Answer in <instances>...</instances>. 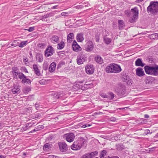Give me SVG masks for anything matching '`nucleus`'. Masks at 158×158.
<instances>
[{
  "instance_id": "680f3d73",
  "label": "nucleus",
  "mask_w": 158,
  "mask_h": 158,
  "mask_svg": "<svg viewBox=\"0 0 158 158\" xmlns=\"http://www.w3.org/2000/svg\"><path fill=\"white\" fill-rule=\"evenodd\" d=\"M150 132V131L149 130L147 129L144 132V134H145L146 135L149 133Z\"/></svg>"
},
{
  "instance_id": "a18cd8bd",
  "label": "nucleus",
  "mask_w": 158,
  "mask_h": 158,
  "mask_svg": "<svg viewBox=\"0 0 158 158\" xmlns=\"http://www.w3.org/2000/svg\"><path fill=\"white\" fill-rule=\"evenodd\" d=\"M46 18L50 17H52L53 15V13H49L44 15Z\"/></svg>"
},
{
  "instance_id": "a211bd4d",
  "label": "nucleus",
  "mask_w": 158,
  "mask_h": 158,
  "mask_svg": "<svg viewBox=\"0 0 158 158\" xmlns=\"http://www.w3.org/2000/svg\"><path fill=\"white\" fill-rule=\"evenodd\" d=\"M131 12L132 16L138 17L139 10L137 7H135L131 9Z\"/></svg>"
},
{
  "instance_id": "f03ea898",
  "label": "nucleus",
  "mask_w": 158,
  "mask_h": 158,
  "mask_svg": "<svg viewBox=\"0 0 158 158\" xmlns=\"http://www.w3.org/2000/svg\"><path fill=\"white\" fill-rule=\"evenodd\" d=\"M147 10L153 14H156L158 12V2H151L149 5L147 7Z\"/></svg>"
},
{
  "instance_id": "13d9d810",
  "label": "nucleus",
  "mask_w": 158,
  "mask_h": 158,
  "mask_svg": "<svg viewBox=\"0 0 158 158\" xmlns=\"http://www.w3.org/2000/svg\"><path fill=\"white\" fill-rule=\"evenodd\" d=\"M16 42V40H14V41H13L12 43L11 44V46H14L15 47L18 46V45L17 44H15Z\"/></svg>"
},
{
  "instance_id": "1a4fd4ad",
  "label": "nucleus",
  "mask_w": 158,
  "mask_h": 158,
  "mask_svg": "<svg viewBox=\"0 0 158 158\" xmlns=\"http://www.w3.org/2000/svg\"><path fill=\"white\" fill-rule=\"evenodd\" d=\"M94 66L92 64H87L85 66V71L88 74H93L94 72Z\"/></svg>"
},
{
  "instance_id": "de8ad7c7",
  "label": "nucleus",
  "mask_w": 158,
  "mask_h": 158,
  "mask_svg": "<svg viewBox=\"0 0 158 158\" xmlns=\"http://www.w3.org/2000/svg\"><path fill=\"white\" fill-rule=\"evenodd\" d=\"M32 125L31 124V123H28L24 127L26 128L27 130L28 129L32 127Z\"/></svg>"
},
{
  "instance_id": "4be33fe9",
  "label": "nucleus",
  "mask_w": 158,
  "mask_h": 158,
  "mask_svg": "<svg viewBox=\"0 0 158 158\" xmlns=\"http://www.w3.org/2000/svg\"><path fill=\"white\" fill-rule=\"evenodd\" d=\"M118 27L119 30H123L125 27L124 21L122 20H118Z\"/></svg>"
},
{
  "instance_id": "bb28decb",
  "label": "nucleus",
  "mask_w": 158,
  "mask_h": 158,
  "mask_svg": "<svg viewBox=\"0 0 158 158\" xmlns=\"http://www.w3.org/2000/svg\"><path fill=\"white\" fill-rule=\"evenodd\" d=\"M158 75V65H156L152 67V71L151 75L157 76Z\"/></svg>"
},
{
  "instance_id": "20e7f679",
  "label": "nucleus",
  "mask_w": 158,
  "mask_h": 158,
  "mask_svg": "<svg viewBox=\"0 0 158 158\" xmlns=\"http://www.w3.org/2000/svg\"><path fill=\"white\" fill-rule=\"evenodd\" d=\"M12 77L14 79H22L23 77H24V74L22 73L19 72V68L15 66L12 68L11 71Z\"/></svg>"
},
{
  "instance_id": "8fccbe9b",
  "label": "nucleus",
  "mask_w": 158,
  "mask_h": 158,
  "mask_svg": "<svg viewBox=\"0 0 158 158\" xmlns=\"http://www.w3.org/2000/svg\"><path fill=\"white\" fill-rule=\"evenodd\" d=\"M35 30V27H30L28 29H24L25 30H27L29 32H31Z\"/></svg>"
},
{
  "instance_id": "4d7b16f0",
  "label": "nucleus",
  "mask_w": 158,
  "mask_h": 158,
  "mask_svg": "<svg viewBox=\"0 0 158 158\" xmlns=\"http://www.w3.org/2000/svg\"><path fill=\"white\" fill-rule=\"evenodd\" d=\"M21 69H22L23 71H24L25 73H28V72L27 70V69L25 67H22L21 68Z\"/></svg>"
},
{
  "instance_id": "aec40b11",
  "label": "nucleus",
  "mask_w": 158,
  "mask_h": 158,
  "mask_svg": "<svg viewBox=\"0 0 158 158\" xmlns=\"http://www.w3.org/2000/svg\"><path fill=\"white\" fill-rule=\"evenodd\" d=\"M50 40L52 43L54 44H57L58 43L59 38L57 35H53L52 36Z\"/></svg>"
},
{
  "instance_id": "9b49d317",
  "label": "nucleus",
  "mask_w": 158,
  "mask_h": 158,
  "mask_svg": "<svg viewBox=\"0 0 158 158\" xmlns=\"http://www.w3.org/2000/svg\"><path fill=\"white\" fill-rule=\"evenodd\" d=\"M58 144L60 152H65L68 150V146L65 143L63 142H60L58 143Z\"/></svg>"
},
{
  "instance_id": "2eb2a0df",
  "label": "nucleus",
  "mask_w": 158,
  "mask_h": 158,
  "mask_svg": "<svg viewBox=\"0 0 158 158\" xmlns=\"http://www.w3.org/2000/svg\"><path fill=\"white\" fill-rule=\"evenodd\" d=\"M72 47L73 50L75 52H78L81 50V48L75 40H74L73 42Z\"/></svg>"
},
{
  "instance_id": "c85d7f7f",
  "label": "nucleus",
  "mask_w": 158,
  "mask_h": 158,
  "mask_svg": "<svg viewBox=\"0 0 158 158\" xmlns=\"http://www.w3.org/2000/svg\"><path fill=\"white\" fill-rule=\"evenodd\" d=\"M107 35H105L103 37L104 42L106 44H110L112 40L110 38L107 37Z\"/></svg>"
},
{
  "instance_id": "603ef678",
  "label": "nucleus",
  "mask_w": 158,
  "mask_h": 158,
  "mask_svg": "<svg viewBox=\"0 0 158 158\" xmlns=\"http://www.w3.org/2000/svg\"><path fill=\"white\" fill-rule=\"evenodd\" d=\"M62 94H57L55 96V98L56 99H57L61 98L62 97Z\"/></svg>"
},
{
  "instance_id": "393cba45",
  "label": "nucleus",
  "mask_w": 158,
  "mask_h": 158,
  "mask_svg": "<svg viewBox=\"0 0 158 158\" xmlns=\"http://www.w3.org/2000/svg\"><path fill=\"white\" fill-rule=\"evenodd\" d=\"M56 63L53 62L51 64L49 68V70L50 72L52 73L56 69Z\"/></svg>"
},
{
  "instance_id": "b1692460",
  "label": "nucleus",
  "mask_w": 158,
  "mask_h": 158,
  "mask_svg": "<svg viewBox=\"0 0 158 158\" xmlns=\"http://www.w3.org/2000/svg\"><path fill=\"white\" fill-rule=\"evenodd\" d=\"M36 60L39 62H42L43 60L42 54L37 53L36 55Z\"/></svg>"
},
{
  "instance_id": "0e129e2a",
  "label": "nucleus",
  "mask_w": 158,
  "mask_h": 158,
  "mask_svg": "<svg viewBox=\"0 0 158 158\" xmlns=\"http://www.w3.org/2000/svg\"><path fill=\"white\" fill-rule=\"evenodd\" d=\"M38 130H36L35 129H34L33 130L31 131H30L28 132V133H31L33 132H35L36 131H37Z\"/></svg>"
},
{
  "instance_id": "6e6552de",
  "label": "nucleus",
  "mask_w": 158,
  "mask_h": 158,
  "mask_svg": "<svg viewBox=\"0 0 158 158\" xmlns=\"http://www.w3.org/2000/svg\"><path fill=\"white\" fill-rule=\"evenodd\" d=\"M75 137L74 134L72 133L65 134L63 135V138L69 142H73L74 139Z\"/></svg>"
},
{
  "instance_id": "e2e57ef3",
  "label": "nucleus",
  "mask_w": 158,
  "mask_h": 158,
  "mask_svg": "<svg viewBox=\"0 0 158 158\" xmlns=\"http://www.w3.org/2000/svg\"><path fill=\"white\" fill-rule=\"evenodd\" d=\"M23 61L24 62H27L28 61V58L27 57H25L23 58Z\"/></svg>"
},
{
  "instance_id": "412c9836",
  "label": "nucleus",
  "mask_w": 158,
  "mask_h": 158,
  "mask_svg": "<svg viewBox=\"0 0 158 158\" xmlns=\"http://www.w3.org/2000/svg\"><path fill=\"white\" fill-rule=\"evenodd\" d=\"M22 78V80L21 81V82L23 84H31V80L28 78H27V77L24 74V77H23Z\"/></svg>"
},
{
  "instance_id": "864d4df0",
  "label": "nucleus",
  "mask_w": 158,
  "mask_h": 158,
  "mask_svg": "<svg viewBox=\"0 0 158 158\" xmlns=\"http://www.w3.org/2000/svg\"><path fill=\"white\" fill-rule=\"evenodd\" d=\"M65 52L64 51L60 52H59L58 55L60 56H63L64 55H65Z\"/></svg>"
},
{
  "instance_id": "0eeeda50",
  "label": "nucleus",
  "mask_w": 158,
  "mask_h": 158,
  "mask_svg": "<svg viewBox=\"0 0 158 158\" xmlns=\"http://www.w3.org/2000/svg\"><path fill=\"white\" fill-rule=\"evenodd\" d=\"M81 87L79 84H76L74 85L73 87L74 89L76 90L81 88V89L83 90H86L89 88H92L93 87V84L92 83H89L88 82H86L83 85H81Z\"/></svg>"
},
{
  "instance_id": "72a5a7b5",
  "label": "nucleus",
  "mask_w": 158,
  "mask_h": 158,
  "mask_svg": "<svg viewBox=\"0 0 158 158\" xmlns=\"http://www.w3.org/2000/svg\"><path fill=\"white\" fill-rule=\"evenodd\" d=\"M31 88L30 87H26L23 89V92L25 94H27L31 90Z\"/></svg>"
},
{
  "instance_id": "c03bdc74",
  "label": "nucleus",
  "mask_w": 158,
  "mask_h": 158,
  "mask_svg": "<svg viewBox=\"0 0 158 158\" xmlns=\"http://www.w3.org/2000/svg\"><path fill=\"white\" fill-rule=\"evenodd\" d=\"M47 82L45 80L42 79L39 81V83L41 85H45L46 84Z\"/></svg>"
},
{
  "instance_id": "69168bd1",
  "label": "nucleus",
  "mask_w": 158,
  "mask_h": 158,
  "mask_svg": "<svg viewBox=\"0 0 158 158\" xmlns=\"http://www.w3.org/2000/svg\"><path fill=\"white\" fill-rule=\"evenodd\" d=\"M46 19V18L45 15H44L42 16L41 19L43 21H44Z\"/></svg>"
},
{
  "instance_id": "c756f323",
  "label": "nucleus",
  "mask_w": 158,
  "mask_h": 158,
  "mask_svg": "<svg viewBox=\"0 0 158 158\" xmlns=\"http://www.w3.org/2000/svg\"><path fill=\"white\" fill-rule=\"evenodd\" d=\"M121 75L122 78L124 80V81H126L127 80L129 79L130 78L129 76L128 75V73H126L125 72H123L122 73Z\"/></svg>"
},
{
  "instance_id": "ddd939ff",
  "label": "nucleus",
  "mask_w": 158,
  "mask_h": 158,
  "mask_svg": "<svg viewBox=\"0 0 158 158\" xmlns=\"http://www.w3.org/2000/svg\"><path fill=\"white\" fill-rule=\"evenodd\" d=\"M98 154L97 151H95L90 153L85 154L82 156L81 158H93L94 156H97Z\"/></svg>"
},
{
  "instance_id": "6ab92c4d",
  "label": "nucleus",
  "mask_w": 158,
  "mask_h": 158,
  "mask_svg": "<svg viewBox=\"0 0 158 158\" xmlns=\"http://www.w3.org/2000/svg\"><path fill=\"white\" fill-rule=\"evenodd\" d=\"M145 64L143 62L142 59L140 58L137 59L135 62V65L137 66L143 67Z\"/></svg>"
},
{
  "instance_id": "7c9ffc66",
  "label": "nucleus",
  "mask_w": 158,
  "mask_h": 158,
  "mask_svg": "<svg viewBox=\"0 0 158 158\" xmlns=\"http://www.w3.org/2000/svg\"><path fill=\"white\" fill-rule=\"evenodd\" d=\"M153 77L151 76H148L146 77L145 81L146 84H151L153 81Z\"/></svg>"
},
{
  "instance_id": "6e6d98bb",
  "label": "nucleus",
  "mask_w": 158,
  "mask_h": 158,
  "mask_svg": "<svg viewBox=\"0 0 158 158\" xmlns=\"http://www.w3.org/2000/svg\"><path fill=\"white\" fill-rule=\"evenodd\" d=\"M152 37H153L152 39H156L158 37V35L156 33L155 34H152Z\"/></svg>"
},
{
  "instance_id": "79ce46f5",
  "label": "nucleus",
  "mask_w": 158,
  "mask_h": 158,
  "mask_svg": "<svg viewBox=\"0 0 158 158\" xmlns=\"http://www.w3.org/2000/svg\"><path fill=\"white\" fill-rule=\"evenodd\" d=\"M125 14L127 15L128 17H130L131 15V10L130 11L128 10H125L124 12Z\"/></svg>"
},
{
  "instance_id": "49530a36",
  "label": "nucleus",
  "mask_w": 158,
  "mask_h": 158,
  "mask_svg": "<svg viewBox=\"0 0 158 158\" xmlns=\"http://www.w3.org/2000/svg\"><path fill=\"white\" fill-rule=\"evenodd\" d=\"M100 96L102 97L105 98H108L109 97V96L108 95H106V94L102 93L100 94Z\"/></svg>"
},
{
  "instance_id": "c9c22d12",
  "label": "nucleus",
  "mask_w": 158,
  "mask_h": 158,
  "mask_svg": "<svg viewBox=\"0 0 158 158\" xmlns=\"http://www.w3.org/2000/svg\"><path fill=\"white\" fill-rule=\"evenodd\" d=\"M46 45V43H40L37 44V46L41 49H44Z\"/></svg>"
},
{
  "instance_id": "5701e85b",
  "label": "nucleus",
  "mask_w": 158,
  "mask_h": 158,
  "mask_svg": "<svg viewBox=\"0 0 158 158\" xmlns=\"http://www.w3.org/2000/svg\"><path fill=\"white\" fill-rule=\"evenodd\" d=\"M152 66H146L144 67V70L146 73L148 74L152 75Z\"/></svg>"
},
{
  "instance_id": "37998d69",
  "label": "nucleus",
  "mask_w": 158,
  "mask_h": 158,
  "mask_svg": "<svg viewBox=\"0 0 158 158\" xmlns=\"http://www.w3.org/2000/svg\"><path fill=\"white\" fill-rule=\"evenodd\" d=\"M125 82L127 83V84L128 85H131L132 84L133 81L132 80L130 79L129 78V79L125 81Z\"/></svg>"
},
{
  "instance_id": "f8f14e48",
  "label": "nucleus",
  "mask_w": 158,
  "mask_h": 158,
  "mask_svg": "<svg viewBox=\"0 0 158 158\" xmlns=\"http://www.w3.org/2000/svg\"><path fill=\"white\" fill-rule=\"evenodd\" d=\"M94 48L92 42L89 40H87L85 45V50L87 52H90L93 50Z\"/></svg>"
},
{
  "instance_id": "f3484780",
  "label": "nucleus",
  "mask_w": 158,
  "mask_h": 158,
  "mask_svg": "<svg viewBox=\"0 0 158 158\" xmlns=\"http://www.w3.org/2000/svg\"><path fill=\"white\" fill-rule=\"evenodd\" d=\"M136 74L139 77H142L145 75L143 69L140 67L138 68L136 70Z\"/></svg>"
},
{
  "instance_id": "a878e982",
  "label": "nucleus",
  "mask_w": 158,
  "mask_h": 158,
  "mask_svg": "<svg viewBox=\"0 0 158 158\" xmlns=\"http://www.w3.org/2000/svg\"><path fill=\"white\" fill-rule=\"evenodd\" d=\"M74 39V34L73 33H69L67 36V41L69 43H71Z\"/></svg>"
},
{
  "instance_id": "338daca9",
  "label": "nucleus",
  "mask_w": 158,
  "mask_h": 158,
  "mask_svg": "<svg viewBox=\"0 0 158 158\" xmlns=\"http://www.w3.org/2000/svg\"><path fill=\"white\" fill-rule=\"evenodd\" d=\"M144 0H136L135 1V2L136 3H140L141 2H142Z\"/></svg>"
},
{
  "instance_id": "5fc2aeb1",
  "label": "nucleus",
  "mask_w": 158,
  "mask_h": 158,
  "mask_svg": "<svg viewBox=\"0 0 158 158\" xmlns=\"http://www.w3.org/2000/svg\"><path fill=\"white\" fill-rule=\"evenodd\" d=\"M95 40L96 42H99V36L98 35H96L95 36Z\"/></svg>"
},
{
  "instance_id": "ea45409f",
  "label": "nucleus",
  "mask_w": 158,
  "mask_h": 158,
  "mask_svg": "<svg viewBox=\"0 0 158 158\" xmlns=\"http://www.w3.org/2000/svg\"><path fill=\"white\" fill-rule=\"evenodd\" d=\"M27 41H22L20 43L18 46L20 48H23L27 44Z\"/></svg>"
},
{
  "instance_id": "9d476101",
  "label": "nucleus",
  "mask_w": 158,
  "mask_h": 158,
  "mask_svg": "<svg viewBox=\"0 0 158 158\" xmlns=\"http://www.w3.org/2000/svg\"><path fill=\"white\" fill-rule=\"evenodd\" d=\"M54 52L53 48L51 46L48 47L44 52V55L46 57L52 56Z\"/></svg>"
},
{
  "instance_id": "774afa93",
  "label": "nucleus",
  "mask_w": 158,
  "mask_h": 158,
  "mask_svg": "<svg viewBox=\"0 0 158 158\" xmlns=\"http://www.w3.org/2000/svg\"><path fill=\"white\" fill-rule=\"evenodd\" d=\"M41 116V114H40L38 113L36 114V117H39Z\"/></svg>"
},
{
  "instance_id": "a19ab883",
  "label": "nucleus",
  "mask_w": 158,
  "mask_h": 158,
  "mask_svg": "<svg viewBox=\"0 0 158 158\" xmlns=\"http://www.w3.org/2000/svg\"><path fill=\"white\" fill-rule=\"evenodd\" d=\"M49 149V144L46 143L43 146V149L44 150H47Z\"/></svg>"
},
{
  "instance_id": "09e8293b",
  "label": "nucleus",
  "mask_w": 158,
  "mask_h": 158,
  "mask_svg": "<svg viewBox=\"0 0 158 158\" xmlns=\"http://www.w3.org/2000/svg\"><path fill=\"white\" fill-rule=\"evenodd\" d=\"M48 64L47 63L44 64L43 65V68L44 70H46L48 68Z\"/></svg>"
},
{
  "instance_id": "473e14b6",
  "label": "nucleus",
  "mask_w": 158,
  "mask_h": 158,
  "mask_svg": "<svg viewBox=\"0 0 158 158\" xmlns=\"http://www.w3.org/2000/svg\"><path fill=\"white\" fill-rule=\"evenodd\" d=\"M65 46V44L63 41H61L57 44V48L58 49L61 50L63 49Z\"/></svg>"
},
{
  "instance_id": "e433bc0d",
  "label": "nucleus",
  "mask_w": 158,
  "mask_h": 158,
  "mask_svg": "<svg viewBox=\"0 0 158 158\" xmlns=\"http://www.w3.org/2000/svg\"><path fill=\"white\" fill-rule=\"evenodd\" d=\"M138 17L134 16H132V17L130 18L129 19V22L131 23H133L135 22Z\"/></svg>"
},
{
  "instance_id": "f257e3e1",
  "label": "nucleus",
  "mask_w": 158,
  "mask_h": 158,
  "mask_svg": "<svg viewBox=\"0 0 158 158\" xmlns=\"http://www.w3.org/2000/svg\"><path fill=\"white\" fill-rule=\"evenodd\" d=\"M106 72L108 73H118L122 69L120 66L115 63H111L107 66L105 69Z\"/></svg>"
},
{
  "instance_id": "4468645a",
  "label": "nucleus",
  "mask_w": 158,
  "mask_h": 158,
  "mask_svg": "<svg viewBox=\"0 0 158 158\" xmlns=\"http://www.w3.org/2000/svg\"><path fill=\"white\" fill-rule=\"evenodd\" d=\"M20 86L17 85H14L12 89L13 93L15 94H18L20 92Z\"/></svg>"
},
{
  "instance_id": "cd10ccee",
  "label": "nucleus",
  "mask_w": 158,
  "mask_h": 158,
  "mask_svg": "<svg viewBox=\"0 0 158 158\" xmlns=\"http://www.w3.org/2000/svg\"><path fill=\"white\" fill-rule=\"evenodd\" d=\"M76 39L78 42H82L84 40L83 34L81 33L77 34L76 37Z\"/></svg>"
},
{
  "instance_id": "423d86ee",
  "label": "nucleus",
  "mask_w": 158,
  "mask_h": 158,
  "mask_svg": "<svg viewBox=\"0 0 158 158\" xmlns=\"http://www.w3.org/2000/svg\"><path fill=\"white\" fill-rule=\"evenodd\" d=\"M87 60V56L85 54L80 53L77 56L76 61L78 65L83 64Z\"/></svg>"
},
{
  "instance_id": "39448f33",
  "label": "nucleus",
  "mask_w": 158,
  "mask_h": 158,
  "mask_svg": "<svg viewBox=\"0 0 158 158\" xmlns=\"http://www.w3.org/2000/svg\"><path fill=\"white\" fill-rule=\"evenodd\" d=\"M115 91L119 97H124L127 95L126 87L124 85H121L115 89Z\"/></svg>"
},
{
  "instance_id": "2f4dec72",
  "label": "nucleus",
  "mask_w": 158,
  "mask_h": 158,
  "mask_svg": "<svg viewBox=\"0 0 158 158\" xmlns=\"http://www.w3.org/2000/svg\"><path fill=\"white\" fill-rule=\"evenodd\" d=\"M96 61L99 64H102L103 63V60L102 57L99 56H97L95 58Z\"/></svg>"
},
{
  "instance_id": "4c0bfd02",
  "label": "nucleus",
  "mask_w": 158,
  "mask_h": 158,
  "mask_svg": "<svg viewBox=\"0 0 158 158\" xmlns=\"http://www.w3.org/2000/svg\"><path fill=\"white\" fill-rule=\"evenodd\" d=\"M107 154V151L106 150H103L102 151L100 154V158H104V156Z\"/></svg>"
},
{
  "instance_id": "052dcab7",
  "label": "nucleus",
  "mask_w": 158,
  "mask_h": 158,
  "mask_svg": "<svg viewBox=\"0 0 158 158\" xmlns=\"http://www.w3.org/2000/svg\"><path fill=\"white\" fill-rule=\"evenodd\" d=\"M68 14V13H66V12H62L61 14V15L62 16H65L67 15Z\"/></svg>"
},
{
  "instance_id": "f704fd0d",
  "label": "nucleus",
  "mask_w": 158,
  "mask_h": 158,
  "mask_svg": "<svg viewBox=\"0 0 158 158\" xmlns=\"http://www.w3.org/2000/svg\"><path fill=\"white\" fill-rule=\"evenodd\" d=\"M117 149L118 150H122L124 149V146L121 143L116 145Z\"/></svg>"
},
{
  "instance_id": "58836bf2",
  "label": "nucleus",
  "mask_w": 158,
  "mask_h": 158,
  "mask_svg": "<svg viewBox=\"0 0 158 158\" xmlns=\"http://www.w3.org/2000/svg\"><path fill=\"white\" fill-rule=\"evenodd\" d=\"M108 94L109 95L108 98L110 100H113L115 96V95L114 93L112 92H110L108 93Z\"/></svg>"
},
{
  "instance_id": "bf43d9fd",
  "label": "nucleus",
  "mask_w": 158,
  "mask_h": 158,
  "mask_svg": "<svg viewBox=\"0 0 158 158\" xmlns=\"http://www.w3.org/2000/svg\"><path fill=\"white\" fill-rule=\"evenodd\" d=\"M40 106V104L38 102H36L35 104V106L36 109H37V108H39Z\"/></svg>"
},
{
  "instance_id": "3c124183",
  "label": "nucleus",
  "mask_w": 158,
  "mask_h": 158,
  "mask_svg": "<svg viewBox=\"0 0 158 158\" xmlns=\"http://www.w3.org/2000/svg\"><path fill=\"white\" fill-rule=\"evenodd\" d=\"M116 120V119L114 117H111L110 118H108V120L109 121H115Z\"/></svg>"
},
{
  "instance_id": "7ed1b4c3",
  "label": "nucleus",
  "mask_w": 158,
  "mask_h": 158,
  "mask_svg": "<svg viewBox=\"0 0 158 158\" xmlns=\"http://www.w3.org/2000/svg\"><path fill=\"white\" fill-rule=\"evenodd\" d=\"M85 139L82 137H80L79 139L73 142V144L71 146V148L74 150H77L80 149L84 145Z\"/></svg>"
},
{
  "instance_id": "dca6fc26",
  "label": "nucleus",
  "mask_w": 158,
  "mask_h": 158,
  "mask_svg": "<svg viewBox=\"0 0 158 158\" xmlns=\"http://www.w3.org/2000/svg\"><path fill=\"white\" fill-rule=\"evenodd\" d=\"M33 68L35 74L37 76H40L41 75V73L40 70L39 69L38 65L34 64L33 65Z\"/></svg>"
}]
</instances>
